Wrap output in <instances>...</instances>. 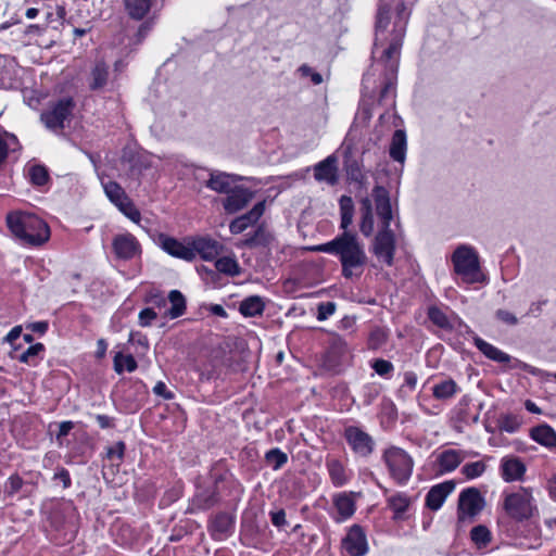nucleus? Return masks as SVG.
<instances>
[{
	"mask_svg": "<svg viewBox=\"0 0 556 556\" xmlns=\"http://www.w3.org/2000/svg\"><path fill=\"white\" fill-rule=\"evenodd\" d=\"M410 11L399 3L395 12L384 5L379 8L376 22L375 51L382 48V61L386 66V83L380 98L386 99L393 94L399 58Z\"/></svg>",
	"mask_w": 556,
	"mask_h": 556,
	"instance_id": "1",
	"label": "nucleus"
},
{
	"mask_svg": "<svg viewBox=\"0 0 556 556\" xmlns=\"http://www.w3.org/2000/svg\"><path fill=\"white\" fill-rule=\"evenodd\" d=\"M371 198H364L361 201L362 219L359 224L361 232L365 237L372 235L375 230V220L372 213V202L375 203L376 214L379 218V231L372 244L374 254L380 262L392 265L395 251V237L391 229L393 213L389 192L381 186L372 189Z\"/></svg>",
	"mask_w": 556,
	"mask_h": 556,
	"instance_id": "2",
	"label": "nucleus"
},
{
	"mask_svg": "<svg viewBox=\"0 0 556 556\" xmlns=\"http://www.w3.org/2000/svg\"><path fill=\"white\" fill-rule=\"evenodd\" d=\"M312 250L337 256L345 278L359 277L367 263L364 244L357 235L351 231H343L331 241L315 245Z\"/></svg>",
	"mask_w": 556,
	"mask_h": 556,
	"instance_id": "3",
	"label": "nucleus"
},
{
	"mask_svg": "<svg viewBox=\"0 0 556 556\" xmlns=\"http://www.w3.org/2000/svg\"><path fill=\"white\" fill-rule=\"evenodd\" d=\"M7 223L11 232L26 244L39 247L50 239L48 224L33 213H10Z\"/></svg>",
	"mask_w": 556,
	"mask_h": 556,
	"instance_id": "4",
	"label": "nucleus"
},
{
	"mask_svg": "<svg viewBox=\"0 0 556 556\" xmlns=\"http://www.w3.org/2000/svg\"><path fill=\"white\" fill-rule=\"evenodd\" d=\"M451 261L454 273L464 283H477L483 279L479 255L472 247L466 244L457 247L452 254Z\"/></svg>",
	"mask_w": 556,
	"mask_h": 556,
	"instance_id": "5",
	"label": "nucleus"
},
{
	"mask_svg": "<svg viewBox=\"0 0 556 556\" xmlns=\"http://www.w3.org/2000/svg\"><path fill=\"white\" fill-rule=\"evenodd\" d=\"M505 513L517 521H523L538 514V506L529 488L520 486L517 491L505 493L503 501Z\"/></svg>",
	"mask_w": 556,
	"mask_h": 556,
	"instance_id": "6",
	"label": "nucleus"
},
{
	"mask_svg": "<svg viewBox=\"0 0 556 556\" xmlns=\"http://www.w3.org/2000/svg\"><path fill=\"white\" fill-rule=\"evenodd\" d=\"M383 462L389 470L390 477L399 484H405L414 468L412 456L403 448L392 446L384 451Z\"/></svg>",
	"mask_w": 556,
	"mask_h": 556,
	"instance_id": "7",
	"label": "nucleus"
},
{
	"mask_svg": "<svg viewBox=\"0 0 556 556\" xmlns=\"http://www.w3.org/2000/svg\"><path fill=\"white\" fill-rule=\"evenodd\" d=\"M72 110L73 101L71 99H62L42 112L41 121L48 129L60 131L64 128Z\"/></svg>",
	"mask_w": 556,
	"mask_h": 556,
	"instance_id": "8",
	"label": "nucleus"
},
{
	"mask_svg": "<svg viewBox=\"0 0 556 556\" xmlns=\"http://www.w3.org/2000/svg\"><path fill=\"white\" fill-rule=\"evenodd\" d=\"M484 506V500L476 488L464 490L458 498V518L464 521L477 516Z\"/></svg>",
	"mask_w": 556,
	"mask_h": 556,
	"instance_id": "9",
	"label": "nucleus"
},
{
	"mask_svg": "<svg viewBox=\"0 0 556 556\" xmlns=\"http://www.w3.org/2000/svg\"><path fill=\"white\" fill-rule=\"evenodd\" d=\"M344 438L356 454L368 456L372 452L374 441L362 429L353 426L348 427L344 431Z\"/></svg>",
	"mask_w": 556,
	"mask_h": 556,
	"instance_id": "10",
	"label": "nucleus"
},
{
	"mask_svg": "<svg viewBox=\"0 0 556 556\" xmlns=\"http://www.w3.org/2000/svg\"><path fill=\"white\" fill-rule=\"evenodd\" d=\"M161 248L169 255L184 260H194V249H192V242H182L173 237L161 235L160 238Z\"/></svg>",
	"mask_w": 556,
	"mask_h": 556,
	"instance_id": "11",
	"label": "nucleus"
},
{
	"mask_svg": "<svg viewBox=\"0 0 556 556\" xmlns=\"http://www.w3.org/2000/svg\"><path fill=\"white\" fill-rule=\"evenodd\" d=\"M112 248L117 258L130 260L140 253V243L131 233H119L113 238Z\"/></svg>",
	"mask_w": 556,
	"mask_h": 556,
	"instance_id": "12",
	"label": "nucleus"
},
{
	"mask_svg": "<svg viewBox=\"0 0 556 556\" xmlns=\"http://www.w3.org/2000/svg\"><path fill=\"white\" fill-rule=\"evenodd\" d=\"M253 198V192L243 186L237 185L223 200L224 210L233 214L244 208Z\"/></svg>",
	"mask_w": 556,
	"mask_h": 556,
	"instance_id": "13",
	"label": "nucleus"
},
{
	"mask_svg": "<svg viewBox=\"0 0 556 556\" xmlns=\"http://www.w3.org/2000/svg\"><path fill=\"white\" fill-rule=\"evenodd\" d=\"M350 556H364L368 551L365 532L359 526H353L342 542Z\"/></svg>",
	"mask_w": 556,
	"mask_h": 556,
	"instance_id": "14",
	"label": "nucleus"
},
{
	"mask_svg": "<svg viewBox=\"0 0 556 556\" xmlns=\"http://www.w3.org/2000/svg\"><path fill=\"white\" fill-rule=\"evenodd\" d=\"M241 177L228 174L220 170H212L210 172V177L205 182V187L215 191L217 193L227 194L238 185L237 181L240 180Z\"/></svg>",
	"mask_w": 556,
	"mask_h": 556,
	"instance_id": "15",
	"label": "nucleus"
},
{
	"mask_svg": "<svg viewBox=\"0 0 556 556\" xmlns=\"http://www.w3.org/2000/svg\"><path fill=\"white\" fill-rule=\"evenodd\" d=\"M501 476L506 482L521 481L526 473V465L516 456H505L501 459Z\"/></svg>",
	"mask_w": 556,
	"mask_h": 556,
	"instance_id": "16",
	"label": "nucleus"
},
{
	"mask_svg": "<svg viewBox=\"0 0 556 556\" xmlns=\"http://www.w3.org/2000/svg\"><path fill=\"white\" fill-rule=\"evenodd\" d=\"M264 202L256 203L251 211L233 219L229 225V230L233 235L243 232L248 227L254 225L264 214Z\"/></svg>",
	"mask_w": 556,
	"mask_h": 556,
	"instance_id": "17",
	"label": "nucleus"
},
{
	"mask_svg": "<svg viewBox=\"0 0 556 556\" xmlns=\"http://www.w3.org/2000/svg\"><path fill=\"white\" fill-rule=\"evenodd\" d=\"M191 242L192 249H194V257L199 254L204 261L215 260L223 249L218 241L208 237H199Z\"/></svg>",
	"mask_w": 556,
	"mask_h": 556,
	"instance_id": "18",
	"label": "nucleus"
},
{
	"mask_svg": "<svg viewBox=\"0 0 556 556\" xmlns=\"http://www.w3.org/2000/svg\"><path fill=\"white\" fill-rule=\"evenodd\" d=\"M314 177L318 181L334 185L338 180L337 157L329 155L327 159L319 162L314 168Z\"/></svg>",
	"mask_w": 556,
	"mask_h": 556,
	"instance_id": "19",
	"label": "nucleus"
},
{
	"mask_svg": "<svg viewBox=\"0 0 556 556\" xmlns=\"http://www.w3.org/2000/svg\"><path fill=\"white\" fill-rule=\"evenodd\" d=\"M454 488L455 485L452 481L432 486L426 497L427 506L432 510H438L446 497L454 491Z\"/></svg>",
	"mask_w": 556,
	"mask_h": 556,
	"instance_id": "20",
	"label": "nucleus"
},
{
	"mask_svg": "<svg viewBox=\"0 0 556 556\" xmlns=\"http://www.w3.org/2000/svg\"><path fill=\"white\" fill-rule=\"evenodd\" d=\"M530 437L539 444L553 448L556 447V432L548 425L534 427L530 431Z\"/></svg>",
	"mask_w": 556,
	"mask_h": 556,
	"instance_id": "21",
	"label": "nucleus"
},
{
	"mask_svg": "<svg viewBox=\"0 0 556 556\" xmlns=\"http://www.w3.org/2000/svg\"><path fill=\"white\" fill-rule=\"evenodd\" d=\"M265 309V301L260 295H251L240 302L239 311L244 317L262 315Z\"/></svg>",
	"mask_w": 556,
	"mask_h": 556,
	"instance_id": "22",
	"label": "nucleus"
},
{
	"mask_svg": "<svg viewBox=\"0 0 556 556\" xmlns=\"http://www.w3.org/2000/svg\"><path fill=\"white\" fill-rule=\"evenodd\" d=\"M406 134L404 130H395L390 146V156L394 161L403 163L406 156Z\"/></svg>",
	"mask_w": 556,
	"mask_h": 556,
	"instance_id": "23",
	"label": "nucleus"
},
{
	"mask_svg": "<svg viewBox=\"0 0 556 556\" xmlns=\"http://www.w3.org/2000/svg\"><path fill=\"white\" fill-rule=\"evenodd\" d=\"M464 457L460 452L447 450L438 456V463L442 472H450L456 469L463 462Z\"/></svg>",
	"mask_w": 556,
	"mask_h": 556,
	"instance_id": "24",
	"label": "nucleus"
},
{
	"mask_svg": "<svg viewBox=\"0 0 556 556\" xmlns=\"http://www.w3.org/2000/svg\"><path fill=\"white\" fill-rule=\"evenodd\" d=\"M333 503L342 520L352 517L355 511V501L350 494L340 493L336 495Z\"/></svg>",
	"mask_w": 556,
	"mask_h": 556,
	"instance_id": "25",
	"label": "nucleus"
},
{
	"mask_svg": "<svg viewBox=\"0 0 556 556\" xmlns=\"http://www.w3.org/2000/svg\"><path fill=\"white\" fill-rule=\"evenodd\" d=\"M113 363L117 374L132 372L137 368V362L131 353H115Z\"/></svg>",
	"mask_w": 556,
	"mask_h": 556,
	"instance_id": "26",
	"label": "nucleus"
},
{
	"mask_svg": "<svg viewBox=\"0 0 556 556\" xmlns=\"http://www.w3.org/2000/svg\"><path fill=\"white\" fill-rule=\"evenodd\" d=\"M326 465L330 479L336 486H342L349 481L346 471L338 459H328Z\"/></svg>",
	"mask_w": 556,
	"mask_h": 556,
	"instance_id": "27",
	"label": "nucleus"
},
{
	"mask_svg": "<svg viewBox=\"0 0 556 556\" xmlns=\"http://www.w3.org/2000/svg\"><path fill=\"white\" fill-rule=\"evenodd\" d=\"M170 307L166 311V315L172 319L181 316L186 309V300L178 290H172L168 294Z\"/></svg>",
	"mask_w": 556,
	"mask_h": 556,
	"instance_id": "28",
	"label": "nucleus"
},
{
	"mask_svg": "<svg viewBox=\"0 0 556 556\" xmlns=\"http://www.w3.org/2000/svg\"><path fill=\"white\" fill-rule=\"evenodd\" d=\"M340 204V214H341V224L340 228L344 231H348V228L352 225L353 215H354V203L352 198L348 195H342L339 201Z\"/></svg>",
	"mask_w": 556,
	"mask_h": 556,
	"instance_id": "29",
	"label": "nucleus"
},
{
	"mask_svg": "<svg viewBox=\"0 0 556 556\" xmlns=\"http://www.w3.org/2000/svg\"><path fill=\"white\" fill-rule=\"evenodd\" d=\"M216 269L225 275L236 277L241 274V267L235 256H223L215 261Z\"/></svg>",
	"mask_w": 556,
	"mask_h": 556,
	"instance_id": "30",
	"label": "nucleus"
},
{
	"mask_svg": "<svg viewBox=\"0 0 556 556\" xmlns=\"http://www.w3.org/2000/svg\"><path fill=\"white\" fill-rule=\"evenodd\" d=\"M475 343L476 346L490 359L500 363L507 362L509 359V356L506 353L480 338H476Z\"/></svg>",
	"mask_w": 556,
	"mask_h": 556,
	"instance_id": "31",
	"label": "nucleus"
},
{
	"mask_svg": "<svg viewBox=\"0 0 556 556\" xmlns=\"http://www.w3.org/2000/svg\"><path fill=\"white\" fill-rule=\"evenodd\" d=\"M43 351H45L43 344L36 343L34 345L28 346L22 353L13 355V357L18 359L22 363L29 364V365H36L38 363V361L42 358Z\"/></svg>",
	"mask_w": 556,
	"mask_h": 556,
	"instance_id": "32",
	"label": "nucleus"
},
{
	"mask_svg": "<svg viewBox=\"0 0 556 556\" xmlns=\"http://www.w3.org/2000/svg\"><path fill=\"white\" fill-rule=\"evenodd\" d=\"M132 352L138 357H143L149 351V341L146 334L139 331H131L128 339Z\"/></svg>",
	"mask_w": 556,
	"mask_h": 556,
	"instance_id": "33",
	"label": "nucleus"
},
{
	"mask_svg": "<svg viewBox=\"0 0 556 556\" xmlns=\"http://www.w3.org/2000/svg\"><path fill=\"white\" fill-rule=\"evenodd\" d=\"M125 7L128 14L136 20H141L148 13L151 7L150 0H125Z\"/></svg>",
	"mask_w": 556,
	"mask_h": 556,
	"instance_id": "34",
	"label": "nucleus"
},
{
	"mask_svg": "<svg viewBox=\"0 0 556 556\" xmlns=\"http://www.w3.org/2000/svg\"><path fill=\"white\" fill-rule=\"evenodd\" d=\"M109 71L103 62H98L91 71L90 88L93 90L101 89L108 81Z\"/></svg>",
	"mask_w": 556,
	"mask_h": 556,
	"instance_id": "35",
	"label": "nucleus"
},
{
	"mask_svg": "<svg viewBox=\"0 0 556 556\" xmlns=\"http://www.w3.org/2000/svg\"><path fill=\"white\" fill-rule=\"evenodd\" d=\"M522 425V418L517 415L505 414L501 415L497 419V427L500 431L507 433L517 432Z\"/></svg>",
	"mask_w": 556,
	"mask_h": 556,
	"instance_id": "36",
	"label": "nucleus"
},
{
	"mask_svg": "<svg viewBox=\"0 0 556 556\" xmlns=\"http://www.w3.org/2000/svg\"><path fill=\"white\" fill-rule=\"evenodd\" d=\"M102 186L106 197L115 206L128 198L124 189L115 181L109 180L106 182H102Z\"/></svg>",
	"mask_w": 556,
	"mask_h": 556,
	"instance_id": "37",
	"label": "nucleus"
},
{
	"mask_svg": "<svg viewBox=\"0 0 556 556\" xmlns=\"http://www.w3.org/2000/svg\"><path fill=\"white\" fill-rule=\"evenodd\" d=\"M470 536L478 547H485L491 541V532L484 526L473 527Z\"/></svg>",
	"mask_w": 556,
	"mask_h": 556,
	"instance_id": "38",
	"label": "nucleus"
},
{
	"mask_svg": "<svg viewBox=\"0 0 556 556\" xmlns=\"http://www.w3.org/2000/svg\"><path fill=\"white\" fill-rule=\"evenodd\" d=\"M116 207L131 222L136 224L140 223L141 214L129 198L121 202Z\"/></svg>",
	"mask_w": 556,
	"mask_h": 556,
	"instance_id": "39",
	"label": "nucleus"
},
{
	"mask_svg": "<svg viewBox=\"0 0 556 556\" xmlns=\"http://www.w3.org/2000/svg\"><path fill=\"white\" fill-rule=\"evenodd\" d=\"M265 458L274 470L280 469L288 462L287 454L281 452L279 448L268 451Z\"/></svg>",
	"mask_w": 556,
	"mask_h": 556,
	"instance_id": "40",
	"label": "nucleus"
},
{
	"mask_svg": "<svg viewBox=\"0 0 556 556\" xmlns=\"http://www.w3.org/2000/svg\"><path fill=\"white\" fill-rule=\"evenodd\" d=\"M523 370L526 372V375L522 376L523 379H535L541 381H549L551 379L556 380V374H551L529 365H523Z\"/></svg>",
	"mask_w": 556,
	"mask_h": 556,
	"instance_id": "41",
	"label": "nucleus"
},
{
	"mask_svg": "<svg viewBox=\"0 0 556 556\" xmlns=\"http://www.w3.org/2000/svg\"><path fill=\"white\" fill-rule=\"evenodd\" d=\"M430 320L440 328L447 329L451 328L452 325L447 315L438 307H430L428 312Z\"/></svg>",
	"mask_w": 556,
	"mask_h": 556,
	"instance_id": "42",
	"label": "nucleus"
},
{
	"mask_svg": "<svg viewBox=\"0 0 556 556\" xmlns=\"http://www.w3.org/2000/svg\"><path fill=\"white\" fill-rule=\"evenodd\" d=\"M485 464L481 460L469 463L463 466L462 472L468 479H475L480 477L485 471Z\"/></svg>",
	"mask_w": 556,
	"mask_h": 556,
	"instance_id": "43",
	"label": "nucleus"
},
{
	"mask_svg": "<svg viewBox=\"0 0 556 556\" xmlns=\"http://www.w3.org/2000/svg\"><path fill=\"white\" fill-rule=\"evenodd\" d=\"M231 527H232V520L226 514L216 516L212 522L213 530L220 534L228 532Z\"/></svg>",
	"mask_w": 556,
	"mask_h": 556,
	"instance_id": "44",
	"label": "nucleus"
},
{
	"mask_svg": "<svg viewBox=\"0 0 556 556\" xmlns=\"http://www.w3.org/2000/svg\"><path fill=\"white\" fill-rule=\"evenodd\" d=\"M389 504L396 514H401L407 509L409 500L404 494H396L389 498Z\"/></svg>",
	"mask_w": 556,
	"mask_h": 556,
	"instance_id": "45",
	"label": "nucleus"
},
{
	"mask_svg": "<svg viewBox=\"0 0 556 556\" xmlns=\"http://www.w3.org/2000/svg\"><path fill=\"white\" fill-rule=\"evenodd\" d=\"M29 177L33 184L42 186L47 182L48 173L45 167L36 165L30 167Z\"/></svg>",
	"mask_w": 556,
	"mask_h": 556,
	"instance_id": "46",
	"label": "nucleus"
},
{
	"mask_svg": "<svg viewBox=\"0 0 556 556\" xmlns=\"http://www.w3.org/2000/svg\"><path fill=\"white\" fill-rule=\"evenodd\" d=\"M455 392V384H434L432 388L433 395L439 400L448 399L453 396Z\"/></svg>",
	"mask_w": 556,
	"mask_h": 556,
	"instance_id": "47",
	"label": "nucleus"
},
{
	"mask_svg": "<svg viewBox=\"0 0 556 556\" xmlns=\"http://www.w3.org/2000/svg\"><path fill=\"white\" fill-rule=\"evenodd\" d=\"M374 370L384 379H390L389 374L393 370V365L386 359H377L372 364Z\"/></svg>",
	"mask_w": 556,
	"mask_h": 556,
	"instance_id": "48",
	"label": "nucleus"
},
{
	"mask_svg": "<svg viewBox=\"0 0 556 556\" xmlns=\"http://www.w3.org/2000/svg\"><path fill=\"white\" fill-rule=\"evenodd\" d=\"M336 307V303L333 302L320 303L317 307V319L320 321L326 320L328 317L334 314Z\"/></svg>",
	"mask_w": 556,
	"mask_h": 556,
	"instance_id": "49",
	"label": "nucleus"
},
{
	"mask_svg": "<svg viewBox=\"0 0 556 556\" xmlns=\"http://www.w3.org/2000/svg\"><path fill=\"white\" fill-rule=\"evenodd\" d=\"M298 72L302 77H309L314 85L323 83V76L306 64L301 65Z\"/></svg>",
	"mask_w": 556,
	"mask_h": 556,
	"instance_id": "50",
	"label": "nucleus"
},
{
	"mask_svg": "<svg viewBox=\"0 0 556 556\" xmlns=\"http://www.w3.org/2000/svg\"><path fill=\"white\" fill-rule=\"evenodd\" d=\"M23 485V480L18 476H11L4 484V493L12 496L17 493Z\"/></svg>",
	"mask_w": 556,
	"mask_h": 556,
	"instance_id": "51",
	"label": "nucleus"
},
{
	"mask_svg": "<svg viewBox=\"0 0 556 556\" xmlns=\"http://www.w3.org/2000/svg\"><path fill=\"white\" fill-rule=\"evenodd\" d=\"M10 141L15 142L16 138L13 135L5 134V137L0 136V165L4 162L10 149Z\"/></svg>",
	"mask_w": 556,
	"mask_h": 556,
	"instance_id": "52",
	"label": "nucleus"
},
{
	"mask_svg": "<svg viewBox=\"0 0 556 556\" xmlns=\"http://www.w3.org/2000/svg\"><path fill=\"white\" fill-rule=\"evenodd\" d=\"M387 340V334L384 330L377 328L371 331L369 341L370 345L375 349L379 348L381 344H383Z\"/></svg>",
	"mask_w": 556,
	"mask_h": 556,
	"instance_id": "53",
	"label": "nucleus"
},
{
	"mask_svg": "<svg viewBox=\"0 0 556 556\" xmlns=\"http://www.w3.org/2000/svg\"><path fill=\"white\" fill-rule=\"evenodd\" d=\"M156 313L153 311V308H144L139 313V324L142 327H148L151 325V323L156 318Z\"/></svg>",
	"mask_w": 556,
	"mask_h": 556,
	"instance_id": "54",
	"label": "nucleus"
},
{
	"mask_svg": "<svg viewBox=\"0 0 556 556\" xmlns=\"http://www.w3.org/2000/svg\"><path fill=\"white\" fill-rule=\"evenodd\" d=\"M124 451L125 444L123 442H117L108 450V457L111 460H122Z\"/></svg>",
	"mask_w": 556,
	"mask_h": 556,
	"instance_id": "55",
	"label": "nucleus"
},
{
	"mask_svg": "<svg viewBox=\"0 0 556 556\" xmlns=\"http://www.w3.org/2000/svg\"><path fill=\"white\" fill-rule=\"evenodd\" d=\"M496 317L507 325H516L518 323L517 317L506 309H498L496 312Z\"/></svg>",
	"mask_w": 556,
	"mask_h": 556,
	"instance_id": "56",
	"label": "nucleus"
},
{
	"mask_svg": "<svg viewBox=\"0 0 556 556\" xmlns=\"http://www.w3.org/2000/svg\"><path fill=\"white\" fill-rule=\"evenodd\" d=\"M270 520L274 526L280 528L287 523L286 513L283 509H279L276 511H270Z\"/></svg>",
	"mask_w": 556,
	"mask_h": 556,
	"instance_id": "57",
	"label": "nucleus"
},
{
	"mask_svg": "<svg viewBox=\"0 0 556 556\" xmlns=\"http://www.w3.org/2000/svg\"><path fill=\"white\" fill-rule=\"evenodd\" d=\"M22 334V326H15L13 327L9 333L5 336L4 341L13 344L15 340H17Z\"/></svg>",
	"mask_w": 556,
	"mask_h": 556,
	"instance_id": "58",
	"label": "nucleus"
},
{
	"mask_svg": "<svg viewBox=\"0 0 556 556\" xmlns=\"http://www.w3.org/2000/svg\"><path fill=\"white\" fill-rule=\"evenodd\" d=\"M153 392L159 396H163L164 399L173 397V393L167 390L166 384H154Z\"/></svg>",
	"mask_w": 556,
	"mask_h": 556,
	"instance_id": "59",
	"label": "nucleus"
},
{
	"mask_svg": "<svg viewBox=\"0 0 556 556\" xmlns=\"http://www.w3.org/2000/svg\"><path fill=\"white\" fill-rule=\"evenodd\" d=\"M96 420L102 429L112 428L114 426L113 419L106 415H97Z\"/></svg>",
	"mask_w": 556,
	"mask_h": 556,
	"instance_id": "60",
	"label": "nucleus"
},
{
	"mask_svg": "<svg viewBox=\"0 0 556 556\" xmlns=\"http://www.w3.org/2000/svg\"><path fill=\"white\" fill-rule=\"evenodd\" d=\"M28 328L34 331V332H38V333H45L48 329V323L47 321H37V323H33L28 326Z\"/></svg>",
	"mask_w": 556,
	"mask_h": 556,
	"instance_id": "61",
	"label": "nucleus"
},
{
	"mask_svg": "<svg viewBox=\"0 0 556 556\" xmlns=\"http://www.w3.org/2000/svg\"><path fill=\"white\" fill-rule=\"evenodd\" d=\"M106 350H108L106 341L104 339H99L97 341V350H96L97 357L102 358L105 355Z\"/></svg>",
	"mask_w": 556,
	"mask_h": 556,
	"instance_id": "62",
	"label": "nucleus"
},
{
	"mask_svg": "<svg viewBox=\"0 0 556 556\" xmlns=\"http://www.w3.org/2000/svg\"><path fill=\"white\" fill-rule=\"evenodd\" d=\"M547 490L551 498L556 502V475H553L547 481Z\"/></svg>",
	"mask_w": 556,
	"mask_h": 556,
	"instance_id": "63",
	"label": "nucleus"
},
{
	"mask_svg": "<svg viewBox=\"0 0 556 556\" xmlns=\"http://www.w3.org/2000/svg\"><path fill=\"white\" fill-rule=\"evenodd\" d=\"M74 425L72 421H63L59 426V433L58 437H64L72 429Z\"/></svg>",
	"mask_w": 556,
	"mask_h": 556,
	"instance_id": "64",
	"label": "nucleus"
}]
</instances>
